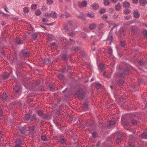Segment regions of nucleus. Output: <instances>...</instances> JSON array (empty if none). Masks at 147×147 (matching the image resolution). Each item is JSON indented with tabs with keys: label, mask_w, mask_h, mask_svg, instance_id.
<instances>
[{
	"label": "nucleus",
	"mask_w": 147,
	"mask_h": 147,
	"mask_svg": "<svg viewBox=\"0 0 147 147\" xmlns=\"http://www.w3.org/2000/svg\"><path fill=\"white\" fill-rule=\"evenodd\" d=\"M23 11L26 13H28L29 12V9L28 7H24L23 9Z\"/></svg>",
	"instance_id": "obj_19"
},
{
	"label": "nucleus",
	"mask_w": 147,
	"mask_h": 147,
	"mask_svg": "<svg viewBox=\"0 0 147 147\" xmlns=\"http://www.w3.org/2000/svg\"><path fill=\"white\" fill-rule=\"evenodd\" d=\"M57 47V45L55 42H53L52 43L51 45V47L52 48L56 49V48Z\"/></svg>",
	"instance_id": "obj_37"
},
{
	"label": "nucleus",
	"mask_w": 147,
	"mask_h": 147,
	"mask_svg": "<svg viewBox=\"0 0 147 147\" xmlns=\"http://www.w3.org/2000/svg\"><path fill=\"white\" fill-rule=\"evenodd\" d=\"M62 58L65 60H67V55H66L64 54H63L62 56Z\"/></svg>",
	"instance_id": "obj_42"
},
{
	"label": "nucleus",
	"mask_w": 147,
	"mask_h": 147,
	"mask_svg": "<svg viewBox=\"0 0 147 147\" xmlns=\"http://www.w3.org/2000/svg\"><path fill=\"white\" fill-rule=\"evenodd\" d=\"M45 17H47L48 18H50V17H51V13L50 14H49L47 13H46L45 14Z\"/></svg>",
	"instance_id": "obj_57"
},
{
	"label": "nucleus",
	"mask_w": 147,
	"mask_h": 147,
	"mask_svg": "<svg viewBox=\"0 0 147 147\" xmlns=\"http://www.w3.org/2000/svg\"><path fill=\"white\" fill-rule=\"evenodd\" d=\"M143 34L144 36H147V31L146 30H144L143 32Z\"/></svg>",
	"instance_id": "obj_58"
},
{
	"label": "nucleus",
	"mask_w": 147,
	"mask_h": 147,
	"mask_svg": "<svg viewBox=\"0 0 147 147\" xmlns=\"http://www.w3.org/2000/svg\"><path fill=\"white\" fill-rule=\"evenodd\" d=\"M65 16L66 18H67L70 16V14L69 13L66 12L65 13Z\"/></svg>",
	"instance_id": "obj_64"
},
{
	"label": "nucleus",
	"mask_w": 147,
	"mask_h": 147,
	"mask_svg": "<svg viewBox=\"0 0 147 147\" xmlns=\"http://www.w3.org/2000/svg\"><path fill=\"white\" fill-rule=\"evenodd\" d=\"M69 35L71 36H75V33L74 32H71L69 33Z\"/></svg>",
	"instance_id": "obj_56"
},
{
	"label": "nucleus",
	"mask_w": 147,
	"mask_h": 147,
	"mask_svg": "<svg viewBox=\"0 0 147 147\" xmlns=\"http://www.w3.org/2000/svg\"><path fill=\"white\" fill-rule=\"evenodd\" d=\"M78 18H79L82 19H84V16L82 13H80L79 16H78Z\"/></svg>",
	"instance_id": "obj_32"
},
{
	"label": "nucleus",
	"mask_w": 147,
	"mask_h": 147,
	"mask_svg": "<svg viewBox=\"0 0 147 147\" xmlns=\"http://www.w3.org/2000/svg\"><path fill=\"white\" fill-rule=\"evenodd\" d=\"M21 72V70L20 69L18 65H17L16 67V73L18 76Z\"/></svg>",
	"instance_id": "obj_9"
},
{
	"label": "nucleus",
	"mask_w": 147,
	"mask_h": 147,
	"mask_svg": "<svg viewBox=\"0 0 147 147\" xmlns=\"http://www.w3.org/2000/svg\"><path fill=\"white\" fill-rule=\"evenodd\" d=\"M41 139L42 140L45 141L47 139V137L45 136H42L41 137Z\"/></svg>",
	"instance_id": "obj_48"
},
{
	"label": "nucleus",
	"mask_w": 147,
	"mask_h": 147,
	"mask_svg": "<svg viewBox=\"0 0 147 147\" xmlns=\"http://www.w3.org/2000/svg\"><path fill=\"white\" fill-rule=\"evenodd\" d=\"M58 77L59 78V79L61 80L63 78L64 76L63 74H59L58 75Z\"/></svg>",
	"instance_id": "obj_49"
},
{
	"label": "nucleus",
	"mask_w": 147,
	"mask_h": 147,
	"mask_svg": "<svg viewBox=\"0 0 147 147\" xmlns=\"http://www.w3.org/2000/svg\"><path fill=\"white\" fill-rule=\"evenodd\" d=\"M121 137L122 136L121 135L120 136L118 137L116 140V142L117 143L119 144L121 142Z\"/></svg>",
	"instance_id": "obj_23"
},
{
	"label": "nucleus",
	"mask_w": 147,
	"mask_h": 147,
	"mask_svg": "<svg viewBox=\"0 0 147 147\" xmlns=\"http://www.w3.org/2000/svg\"><path fill=\"white\" fill-rule=\"evenodd\" d=\"M132 2L134 4H137L138 3V0H132Z\"/></svg>",
	"instance_id": "obj_61"
},
{
	"label": "nucleus",
	"mask_w": 147,
	"mask_h": 147,
	"mask_svg": "<svg viewBox=\"0 0 147 147\" xmlns=\"http://www.w3.org/2000/svg\"><path fill=\"white\" fill-rule=\"evenodd\" d=\"M103 76L105 77L110 78V76H108L106 72H105L103 74Z\"/></svg>",
	"instance_id": "obj_52"
},
{
	"label": "nucleus",
	"mask_w": 147,
	"mask_h": 147,
	"mask_svg": "<svg viewBox=\"0 0 147 147\" xmlns=\"http://www.w3.org/2000/svg\"><path fill=\"white\" fill-rule=\"evenodd\" d=\"M106 11V9L105 8H102L100 9V12L101 13H104Z\"/></svg>",
	"instance_id": "obj_53"
},
{
	"label": "nucleus",
	"mask_w": 147,
	"mask_h": 147,
	"mask_svg": "<svg viewBox=\"0 0 147 147\" xmlns=\"http://www.w3.org/2000/svg\"><path fill=\"white\" fill-rule=\"evenodd\" d=\"M24 118L25 120L28 121L31 119V116L30 114H27L26 115Z\"/></svg>",
	"instance_id": "obj_13"
},
{
	"label": "nucleus",
	"mask_w": 147,
	"mask_h": 147,
	"mask_svg": "<svg viewBox=\"0 0 147 147\" xmlns=\"http://www.w3.org/2000/svg\"><path fill=\"white\" fill-rule=\"evenodd\" d=\"M129 69L127 68L124 71V73L125 74H127L129 73Z\"/></svg>",
	"instance_id": "obj_44"
},
{
	"label": "nucleus",
	"mask_w": 147,
	"mask_h": 147,
	"mask_svg": "<svg viewBox=\"0 0 147 147\" xmlns=\"http://www.w3.org/2000/svg\"><path fill=\"white\" fill-rule=\"evenodd\" d=\"M87 15L89 18H93L95 16V14L93 13H88Z\"/></svg>",
	"instance_id": "obj_14"
},
{
	"label": "nucleus",
	"mask_w": 147,
	"mask_h": 147,
	"mask_svg": "<svg viewBox=\"0 0 147 147\" xmlns=\"http://www.w3.org/2000/svg\"><path fill=\"white\" fill-rule=\"evenodd\" d=\"M0 14L4 17L7 19H8L10 16V15L9 14L1 11L0 12Z\"/></svg>",
	"instance_id": "obj_6"
},
{
	"label": "nucleus",
	"mask_w": 147,
	"mask_h": 147,
	"mask_svg": "<svg viewBox=\"0 0 147 147\" xmlns=\"http://www.w3.org/2000/svg\"><path fill=\"white\" fill-rule=\"evenodd\" d=\"M16 42L18 44H20L21 43V39L19 37L17 38Z\"/></svg>",
	"instance_id": "obj_28"
},
{
	"label": "nucleus",
	"mask_w": 147,
	"mask_h": 147,
	"mask_svg": "<svg viewBox=\"0 0 147 147\" xmlns=\"http://www.w3.org/2000/svg\"><path fill=\"white\" fill-rule=\"evenodd\" d=\"M113 37H109L107 39V40L109 41V43L110 45L111 44V43L112 41Z\"/></svg>",
	"instance_id": "obj_43"
},
{
	"label": "nucleus",
	"mask_w": 147,
	"mask_h": 147,
	"mask_svg": "<svg viewBox=\"0 0 147 147\" xmlns=\"http://www.w3.org/2000/svg\"><path fill=\"white\" fill-rule=\"evenodd\" d=\"M129 124V123L128 122L125 121L124 122L123 124V125L124 126H128Z\"/></svg>",
	"instance_id": "obj_50"
},
{
	"label": "nucleus",
	"mask_w": 147,
	"mask_h": 147,
	"mask_svg": "<svg viewBox=\"0 0 147 147\" xmlns=\"http://www.w3.org/2000/svg\"><path fill=\"white\" fill-rule=\"evenodd\" d=\"M125 30L123 28H121L119 30V32L120 34H121Z\"/></svg>",
	"instance_id": "obj_54"
},
{
	"label": "nucleus",
	"mask_w": 147,
	"mask_h": 147,
	"mask_svg": "<svg viewBox=\"0 0 147 147\" xmlns=\"http://www.w3.org/2000/svg\"><path fill=\"white\" fill-rule=\"evenodd\" d=\"M35 127L34 126L30 127H29V129H28L29 131L30 132H32L35 129Z\"/></svg>",
	"instance_id": "obj_34"
},
{
	"label": "nucleus",
	"mask_w": 147,
	"mask_h": 147,
	"mask_svg": "<svg viewBox=\"0 0 147 147\" xmlns=\"http://www.w3.org/2000/svg\"><path fill=\"white\" fill-rule=\"evenodd\" d=\"M115 123V122L113 121H110L109 123V125H113Z\"/></svg>",
	"instance_id": "obj_46"
},
{
	"label": "nucleus",
	"mask_w": 147,
	"mask_h": 147,
	"mask_svg": "<svg viewBox=\"0 0 147 147\" xmlns=\"http://www.w3.org/2000/svg\"><path fill=\"white\" fill-rule=\"evenodd\" d=\"M31 119L32 121L34 122L37 120V118L36 116L34 114L32 115V117H31Z\"/></svg>",
	"instance_id": "obj_20"
},
{
	"label": "nucleus",
	"mask_w": 147,
	"mask_h": 147,
	"mask_svg": "<svg viewBox=\"0 0 147 147\" xmlns=\"http://www.w3.org/2000/svg\"><path fill=\"white\" fill-rule=\"evenodd\" d=\"M37 7V6L36 4H33L31 6V8L32 9L35 10L36 9Z\"/></svg>",
	"instance_id": "obj_30"
},
{
	"label": "nucleus",
	"mask_w": 147,
	"mask_h": 147,
	"mask_svg": "<svg viewBox=\"0 0 147 147\" xmlns=\"http://www.w3.org/2000/svg\"><path fill=\"white\" fill-rule=\"evenodd\" d=\"M41 12L39 10H37L35 11V14L36 16H39L41 15Z\"/></svg>",
	"instance_id": "obj_33"
},
{
	"label": "nucleus",
	"mask_w": 147,
	"mask_h": 147,
	"mask_svg": "<svg viewBox=\"0 0 147 147\" xmlns=\"http://www.w3.org/2000/svg\"><path fill=\"white\" fill-rule=\"evenodd\" d=\"M140 137L142 138L147 139V133H144L141 134Z\"/></svg>",
	"instance_id": "obj_22"
},
{
	"label": "nucleus",
	"mask_w": 147,
	"mask_h": 147,
	"mask_svg": "<svg viewBox=\"0 0 147 147\" xmlns=\"http://www.w3.org/2000/svg\"><path fill=\"white\" fill-rule=\"evenodd\" d=\"M98 4L96 3H94L93 5L92 8L94 9H98Z\"/></svg>",
	"instance_id": "obj_27"
},
{
	"label": "nucleus",
	"mask_w": 147,
	"mask_h": 147,
	"mask_svg": "<svg viewBox=\"0 0 147 147\" xmlns=\"http://www.w3.org/2000/svg\"><path fill=\"white\" fill-rule=\"evenodd\" d=\"M103 24H100L98 26V29L101 30L103 28Z\"/></svg>",
	"instance_id": "obj_39"
},
{
	"label": "nucleus",
	"mask_w": 147,
	"mask_h": 147,
	"mask_svg": "<svg viewBox=\"0 0 147 147\" xmlns=\"http://www.w3.org/2000/svg\"><path fill=\"white\" fill-rule=\"evenodd\" d=\"M16 144H19L20 145L21 144V143H22V140L19 138L17 139L16 140Z\"/></svg>",
	"instance_id": "obj_29"
},
{
	"label": "nucleus",
	"mask_w": 147,
	"mask_h": 147,
	"mask_svg": "<svg viewBox=\"0 0 147 147\" xmlns=\"http://www.w3.org/2000/svg\"><path fill=\"white\" fill-rule=\"evenodd\" d=\"M51 63V60L50 59H49L46 58L45 59L44 63L45 64H46L47 65H48L50 63Z\"/></svg>",
	"instance_id": "obj_16"
},
{
	"label": "nucleus",
	"mask_w": 147,
	"mask_h": 147,
	"mask_svg": "<svg viewBox=\"0 0 147 147\" xmlns=\"http://www.w3.org/2000/svg\"><path fill=\"white\" fill-rule=\"evenodd\" d=\"M131 122V123L133 125H136L138 123L137 121L134 119L132 120Z\"/></svg>",
	"instance_id": "obj_24"
},
{
	"label": "nucleus",
	"mask_w": 147,
	"mask_h": 147,
	"mask_svg": "<svg viewBox=\"0 0 147 147\" xmlns=\"http://www.w3.org/2000/svg\"><path fill=\"white\" fill-rule=\"evenodd\" d=\"M130 10L127 9H125L124 10V13L125 14H129L130 13Z\"/></svg>",
	"instance_id": "obj_26"
},
{
	"label": "nucleus",
	"mask_w": 147,
	"mask_h": 147,
	"mask_svg": "<svg viewBox=\"0 0 147 147\" xmlns=\"http://www.w3.org/2000/svg\"><path fill=\"white\" fill-rule=\"evenodd\" d=\"M38 115L39 116H42L43 115V113L42 111H37Z\"/></svg>",
	"instance_id": "obj_31"
},
{
	"label": "nucleus",
	"mask_w": 147,
	"mask_h": 147,
	"mask_svg": "<svg viewBox=\"0 0 147 147\" xmlns=\"http://www.w3.org/2000/svg\"><path fill=\"white\" fill-rule=\"evenodd\" d=\"M87 5V3L86 1H84L82 2H79L78 3V5L80 7H85Z\"/></svg>",
	"instance_id": "obj_2"
},
{
	"label": "nucleus",
	"mask_w": 147,
	"mask_h": 147,
	"mask_svg": "<svg viewBox=\"0 0 147 147\" xmlns=\"http://www.w3.org/2000/svg\"><path fill=\"white\" fill-rule=\"evenodd\" d=\"M115 75H117L118 77L120 78L122 77L123 76V74L120 73H117Z\"/></svg>",
	"instance_id": "obj_47"
},
{
	"label": "nucleus",
	"mask_w": 147,
	"mask_h": 147,
	"mask_svg": "<svg viewBox=\"0 0 147 147\" xmlns=\"http://www.w3.org/2000/svg\"><path fill=\"white\" fill-rule=\"evenodd\" d=\"M121 45L123 47H124L125 45V43L124 42L121 41L120 42Z\"/></svg>",
	"instance_id": "obj_60"
},
{
	"label": "nucleus",
	"mask_w": 147,
	"mask_h": 147,
	"mask_svg": "<svg viewBox=\"0 0 147 147\" xmlns=\"http://www.w3.org/2000/svg\"><path fill=\"white\" fill-rule=\"evenodd\" d=\"M133 14L135 18H138L140 17V13L137 10H134Z\"/></svg>",
	"instance_id": "obj_4"
},
{
	"label": "nucleus",
	"mask_w": 147,
	"mask_h": 147,
	"mask_svg": "<svg viewBox=\"0 0 147 147\" xmlns=\"http://www.w3.org/2000/svg\"><path fill=\"white\" fill-rule=\"evenodd\" d=\"M107 23L109 25V27H110L112 26H113V27L112 28L111 31L114 28V27H115L117 26L116 24H113L112 22H111L108 21Z\"/></svg>",
	"instance_id": "obj_5"
},
{
	"label": "nucleus",
	"mask_w": 147,
	"mask_h": 147,
	"mask_svg": "<svg viewBox=\"0 0 147 147\" xmlns=\"http://www.w3.org/2000/svg\"><path fill=\"white\" fill-rule=\"evenodd\" d=\"M101 86V85L100 83H97L96 84L95 87L98 89H100Z\"/></svg>",
	"instance_id": "obj_36"
},
{
	"label": "nucleus",
	"mask_w": 147,
	"mask_h": 147,
	"mask_svg": "<svg viewBox=\"0 0 147 147\" xmlns=\"http://www.w3.org/2000/svg\"><path fill=\"white\" fill-rule=\"evenodd\" d=\"M97 134L96 133L94 132L92 134V136L93 138H96L97 137Z\"/></svg>",
	"instance_id": "obj_59"
},
{
	"label": "nucleus",
	"mask_w": 147,
	"mask_h": 147,
	"mask_svg": "<svg viewBox=\"0 0 147 147\" xmlns=\"http://www.w3.org/2000/svg\"><path fill=\"white\" fill-rule=\"evenodd\" d=\"M75 94L80 99H84L85 94L82 90H79L75 93Z\"/></svg>",
	"instance_id": "obj_1"
},
{
	"label": "nucleus",
	"mask_w": 147,
	"mask_h": 147,
	"mask_svg": "<svg viewBox=\"0 0 147 147\" xmlns=\"http://www.w3.org/2000/svg\"><path fill=\"white\" fill-rule=\"evenodd\" d=\"M51 17L53 18H56L57 16V13L55 12H52L51 13Z\"/></svg>",
	"instance_id": "obj_11"
},
{
	"label": "nucleus",
	"mask_w": 147,
	"mask_h": 147,
	"mask_svg": "<svg viewBox=\"0 0 147 147\" xmlns=\"http://www.w3.org/2000/svg\"><path fill=\"white\" fill-rule=\"evenodd\" d=\"M103 2L104 5L106 6L109 5L110 3L109 0H104Z\"/></svg>",
	"instance_id": "obj_18"
},
{
	"label": "nucleus",
	"mask_w": 147,
	"mask_h": 147,
	"mask_svg": "<svg viewBox=\"0 0 147 147\" xmlns=\"http://www.w3.org/2000/svg\"><path fill=\"white\" fill-rule=\"evenodd\" d=\"M130 16L129 15L127 16L126 17H125V19L126 20H128L130 19Z\"/></svg>",
	"instance_id": "obj_62"
},
{
	"label": "nucleus",
	"mask_w": 147,
	"mask_h": 147,
	"mask_svg": "<svg viewBox=\"0 0 147 147\" xmlns=\"http://www.w3.org/2000/svg\"><path fill=\"white\" fill-rule=\"evenodd\" d=\"M21 133L23 134H25L27 131V130L24 127H23L20 129Z\"/></svg>",
	"instance_id": "obj_25"
},
{
	"label": "nucleus",
	"mask_w": 147,
	"mask_h": 147,
	"mask_svg": "<svg viewBox=\"0 0 147 147\" xmlns=\"http://www.w3.org/2000/svg\"><path fill=\"white\" fill-rule=\"evenodd\" d=\"M135 145L134 143L132 142H131L129 145V147H134Z\"/></svg>",
	"instance_id": "obj_63"
},
{
	"label": "nucleus",
	"mask_w": 147,
	"mask_h": 147,
	"mask_svg": "<svg viewBox=\"0 0 147 147\" xmlns=\"http://www.w3.org/2000/svg\"><path fill=\"white\" fill-rule=\"evenodd\" d=\"M140 4L142 5H145L147 3L146 0H139Z\"/></svg>",
	"instance_id": "obj_7"
},
{
	"label": "nucleus",
	"mask_w": 147,
	"mask_h": 147,
	"mask_svg": "<svg viewBox=\"0 0 147 147\" xmlns=\"http://www.w3.org/2000/svg\"><path fill=\"white\" fill-rule=\"evenodd\" d=\"M53 2V0H47V3L49 5L51 4Z\"/></svg>",
	"instance_id": "obj_55"
},
{
	"label": "nucleus",
	"mask_w": 147,
	"mask_h": 147,
	"mask_svg": "<svg viewBox=\"0 0 147 147\" xmlns=\"http://www.w3.org/2000/svg\"><path fill=\"white\" fill-rule=\"evenodd\" d=\"M20 53L25 57H28L29 55V53L28 52L25 51L23 50H22Z\"/></svg>",
	"instance_id": "obj_3"
},
{
	"label": "nucleus",
	"mask_w": 147,
	"mask_h": 147,
	"mask_svg": "<svg viewBox=\"0 0 147 147\" xmlns=\"http://www.w3.org/2000/svg\"><path fill=\"white\" fill-rule=\"evenodd\" d=\"M47 7L46 6L44 5L43 6L41 9L42 10V11H45L46 10V9H47Z\"/></svg>",
	"instance_id": "obj_51"
},
{
	"label": "nucleus",
	"mask_w": 147,
	"mask_h": 147,
	"mask_svg": "<svg viewBox=\"0 0 147 147\" xmlns=\"http://www.w3.org/2000/svg\"><path fill=\"white\" fill-rule=\"evenodd\" d=\"M99 68L101 70H103L104 69V66L103 64L100 63L99 65Z\"/></svg>",
	"instance_id": "obj_40"
},
{
	"label": "nucleus",
	"mask_w": 147,
	"mask_h": 147,
	"mask_svg": "<svg viewBox=\"0 0 147 147\" xmlns=\"http://www.w3.org/2000/svg\"><path fill=\"white\" fill-rule=\"evenodd\" d=\"M102 18L104 20H105L107 19L108 18V16L107 14H105L103 15L102 16Z\"/></svg>",
	"instance_id": "obj_45"
},
{
	"label": "nucleus",
	"mask_w": 147,
	"mask_h": 147,
	"mask_svg": "<svg viewBox=\"0 0 147 147\" xmlns=\"http://www.w3.org/2000/svg\"><path fill=\"white\" fill-rule=\"evenodd\" d=\"M124 83L123 81L121 80H120L118 82V84L119 85H122Z\"/></svg>",
	"instance_id": "obj_38"
},
{
	"label": "nucleus",
	"mask_w": 147,
	"mask_h": 147,
	"mask_svg": "<svg viewBox=\"0 0 147 147\" xmlns=\"http://www.w3.org/2000/svg\"><path fill=\"white\" fill-rule=\"evenodd\" d=\"M66 140L63 138H61L59 139V142L61 144H63L66 141Z\"/></svg>",
	"instance_id": "obj_35"
},
{
	"label": "nucleus",
	"mask_w": 147,
	"mask_h": 147,
	"mask_svg": "<svg viewBox=\"0 0 147 147\" xmlns=\"http://www.w3.org/2000/svg\"><path fill=\"white\" fill-rule=\"evenodd\" d=\"M115 9L117 11L119 10L121 8V4L120 3H119L117 4L115 6Z\"/></svg>",
	"instance_id": "obj_15"
},
{
	"label": "nucleus",
	"mask_w": 147,
	"mask_h": 147,
	"mask_svg": "<svg viewBox=\"0 0 147 147\" xmlns=\"http://www.w3.org/2000/svg\"><path fill=\"white\" fill-rule=\"evenodd\" d=\"M107 50L108 51L109 53L110 54H112V50L111 48L110 47H109L108 48Z\"/></svg>",
	"instance_id": "obj_41"
},
{
	"label": "nucleus",
	"mask_w": 147,
	"mask_h": 147,
	"mask_svg": "<svg viewBox=\"0 0 147 147\" xmlns=\"http://www.w3.org/2000/svg\"><path fill=\"white\" fill-rule=\"evenodd\" d=\"M4 79H6L8 78L9 77V74L8 73L6 72L2 75Z\"/></svg>",
	"instance_id": "obj_12"
},
{
	"label": "nucleus",
	"mask_w": 147,
	"mask_h": 147,
	"mask_svg": "<svg viewBox=\"0 0 147 147\" xmlns=\"http://www.w3.org/2000/svg\"><path fill=\"white\" fill-rule=\"evenodd\" d=\"M7 98V95L6 93H3L2 94L1 98L3 100H5Z\"/></svg>",
	"instance_id": "obj_17"
},
{
	"label": "nucleus",
	"mask_w": 147,
	"mask_h": 147,
	"mask_svg": "<svg viewBox=\"0 0 147 147\" xmlns=\"http://www.w3.org/2000/svg\"><path fill=\"white\" fill-rule=\"evenodd\" d=\"M20 90V87L18 86H16L14 87V90L16 93L18 92Z\"/></svg>",
	"instance_id": "obj_21"
},
{
	"label": "nucleus",
	"mask_w": 147,
	"mask_h": 147,
	"mask_svg": "<svg viewBox=\"0 0 147 147\" xmlns=\"http://www.w3.org/2000/svg\"><path fill=\"white\" fill-rule=\"evenodd\" d=\"M123 6L125 7L129 8L130 7V4L129 3L125 1L123 3Z\"/></svg>",
	"instance_id": "obj_8"
},
{
	"label": "nucleus",
	"mask_w": 147,
	"mask_h": 147,
	"mask_svg": "<svg viewBox=\"0 0 147 147\" xmlns=\"http://www.w3.org/2000/svg\"><path fill=\"white\" fill-rule=\"evenodd\" d=\"M96 26V24L95 23H92L89 26V29L91 30H93L95 28Z\"/></svg>",
	"instance_id": "obj_10"
}]
</instances>
